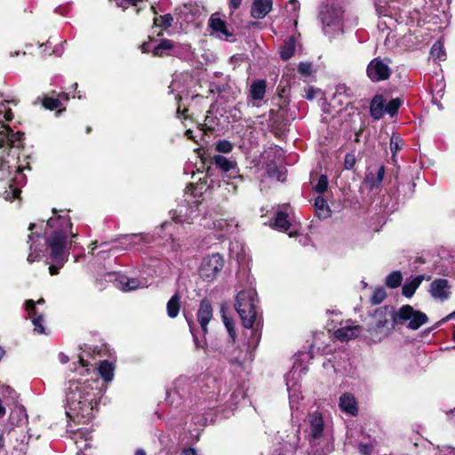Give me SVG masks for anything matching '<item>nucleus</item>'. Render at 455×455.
Wrapping results in <instances>:
<instances>
[{
	"label": "nucleus",
	"mask_w": 455,
	"mask_h": 455,
	"mask_svg": "<svg viewBox=\"0 0 455 455\" xmlns=\"http://www.w3.org/2000/svg\"><path fill=\"white\" fill-rule=\"evenodd\" d=\"M403 275L400 271H393L386 278V285L391 289L397 288L401 285Z\"/></svg>",
	"instance_id": "nucleus-34"
},
{
	"label": "nucleus",
	"mask_w": 455,
	"mask_h": 455,
	"mask_svg": "<svg viewBox=\"0 0 455 455\" xmlns=\"http://www.w3.org/2000/svg\"><path fill=\"white\" fill-rule=\"evenodd\" d=\"M140 47L143 52L152 51L154 56L162 57L169 54V52L174 48V44L171 40L163 39L154 47L151 46L150 42H145Z\"/></svg>",
	"instance_id": "nucleus-14"
},
{
	"label": "nucleus",
	"mask_w": 455,
	"mask_h": 455,
	"mask_svg": "<svg viewBox=\"0 0 455 455\" xmlns=\"http://www.w3.org/2000/svg\"><path fill=\"white\" fill-rule=\"evenodd\" d=\"M4 117L6 121H11L13 118V114L11 109L5 110Z\"/></svg>",
	"instance_id": "nucleus-58"
},
{
	"label": "nucleus",
	"mask_w": 455,
	"mask_h": 455,
	"mask_svg": "<svg viewBox=\"0 0 455 455\" xmlns=\"http://www.w3.org/2000/svg\"><path fill=\"white\" fill-rule=\"evenodd\" d=\"M299 432V427H297L296 429H294V431L292 432V434L291 435H287V440L285 441V443L287 445L286 450L288 451L292 452L298 449L299 443L300 441Z\"/></svg>",
	"instance_id": "nucleus-33"
},
{
	"label": "nucleus",
	"mask_w": 455,
	"mask_h": 455,
	"mask_svg": "<svg viewBox=\"0 0 455 455\" xmlns=\"http://www.w3.org/2000/svg\"><path fill=\"white\" fill-rule=\"evenodd\" d=\"M355 163V156L352 154H347L345 157V168L350 170L354 167Z\"/></svg>",
	"instance_id": "nucleus-50"
},
{
	"label": "nucleus",
	"mask_w": 455,
	"mask_h": 455,
	"mask_svg": "<svg viewBox=\"0 0 455 455\" xmlns=\"http://www.w3.org/2000/svg\"><path fill=\"white\" fill-rule=\"evenodd\" d=\"M430 54L433 58L443 60L445 56L443 46L441 42H435L431 47Z\"/></svg>",
	"instance_id": "nucleus-40"
},
{
	"label": "nucleus",
	"mask_w": 455,
	"mask_h": 455,
	"mask_svg": "<svg viewBox=\"0 0 455 455\" xmlns=\"http://www.w3.org/2000/svg\"><path fill=\"white\" fill-rule=\"evenodd\" d=\"M224 266V259L219 253H213L204 257L199 267L200 276L211 282L216 278Z\"/></svg>",
	"instance_id": "nucleus-8"
},
{
	"label": "nucleus",
	"mask_w": 455,
	"mask_h": 455,
	"mask_svg": "<svg viewBox=\"0 0 455 455\" xmlns=\"http://www.w3.org/2000/svg\"><path fill=\"white\" fill-rule=\"evenodd\" d=\"M116 282L117 286L124 291H132L145 286V283H142L139 279L125 275L119 276Z\"/></svg>",
	"instance_id": "nucleus-21"
},
{
	"label": "nucleus",
	"mask_w": 455,
	"mask_h": 455,
	"mask_svg": "<svg viewBox=\"0 0 455 455\" xmlns=\"http://www.w3.org/2000/svg\"><path fill=\"white\" fill-rule=\"evenodd\" d=\"M395 312L391 307H380L371 315L368 323V332L370 339L374 342L380 341L387 337L393 330L395 324Z\"/></svg>",
	"instance_id": "nucleus-5"
},
{
	"label": "nucleus",
	"mask_w": 455,
	"mask_h": 455,
	"mask_svg": "<svg viewBox=\"0 0 455 455\" xmlns=\"http://www.w3.org/2000/svg\"><path fill=\"white\" fill-rule=\"evenodd\" d=\"M327 187H328V180H327V177L324 176V175H322L315 187V191H317L318 193H323L326 189H327Z\"/></svg>",
	"instance_id": "nucleus-47"
},
{
	"label": "nucleus",
	"mask_w": 455,
	"mask_h": 455,
	"mask_svg": "<svg viewBox=\"0 0 455 455\" xmlns=\"http://www.w3.org/2000/svg\"><path fill=\"white\" fill-rule=\"evenodd\" d=\"M233 149V144L228 140H222L216 143V150L220 153H230Z\"/></svg>",
	"instance_id": "nucleus-43"
},
{
	"label": "nucleus",
	"mask_w": 455,
	"mask_h": 455,
	"mask_svg": "<svg viewBox=\"0 0 455 455\" xmlns=\"http://www.w3.org/2000/svg\"><path fill=\"white\" fill-rule=\"evenodd\" d=\"M427 315L421 311L414 309L410 305L401 307L395 312V322L397 324H404L409 329L418 330L427 322Z\"/></svg>",
	"instance_id": "nucleus-7"
},
{
	"label": "nucleus",
	"mask_w": 455,
	"mask_h": 455,
	"mask_svg": "<svg viewBox=\"0 0 455 455\" xmlns=\"http://www.w3.org/2000/svg\"><path fill=\"white\" fill-rule=\"evenodd\" d=\"M59 358H60V361L61 362V363H66L68 361V356L62 353H60L59 355Z\"/></svg>",
	"instance_id": "nucleus-59"
},
{
	"label": "nucleus",
	"mask_w": 455,
	"mask_h": 455,
	"mask_svg": "<svg viewBox=\"0 0 455 455\" xmlns=\"http://www.w3.org/2000/svg\"><path fill=\"white\" fill-rule=\"evenodd\" d=\"M294 373L290 372L287 374L285 380H286V386L287 390L289 392V397H290V407L291 411V418L294 419L295 417H298L297 413L299 411V401L302 399V395H300L299 388L296 387L295 382L291 381V379H293Z\"/></svg>",
	"instance_id": "nucleus-12"
},
{
	"label": "nucleus",
	"mask_w": 455,
	"mask_h": 455,
	"mask_svg": "<svg viewBox=\"0 0 455 455\" xmlns=\"http://www.w3.org/2000/svg\"><path fill=\"white\" fill-rule=\"evenodd\" d=\"M339 406L340 410L349 415L355 416L357 414L358 408L355 398L351 394H343L339 397Z\"/></svg>",
	"instance_id": "nucleus-19"
},
{
	"label": "nucleus",
	"mask_w": 455,
	"mask_h": 455,
	"mask_svg": "<svg viewBox=\"0 0 455 455\" xmlns=\"http://www.w3.org/2000/svg\"><path fill=\"white\" fill-rule=\"evenodd\" d=\"M451 290V286L448 280L437 278L431 283L429 291L435 299L444 301L450 298Z\"/></svg>",
	"instance_id": "nucleus-11"
},
{
	"label": "nucleus",
	"mask_w": 455,
	"mask_h": 455,
	"mask_svg": "<svg viewBox=\"0 0 455 455\" xmlns=\"http://www.w3.org/2000/svg\"><path fill=\"white\" fill-rule=\"evenodd\" d=\"M384 173H385L384 167L379 168L376 175H374L373 173H370L366 177V183H368L370 185L371 188H377L382 182L383 178H384Z\"/></svg>",
	"instance_id": "nucleus-37"
},
{
	"label": "nucleus",
	"mask_w": 455,
	"mask_h": 455,
	"mask_svg": "<svg viewBox=\"0 0 455 455\" xmlns=\"http://www.w3.org/2000/svg\"><path fill=\"white\" fill-rule=\"evenodd\" d=\"M210 87H211V92H218L220 94H224V93L228 92V91L232 90V88L228 83H224V84H219L215 82H212V83H211Z\"/></svg>",
	"instance_id": "nucleus-42"
},
{
	"label": "nucleus",
	"mask_w": 455,
	"mask_h": 455,
	"mask_svg": "<svg viewBox=\"0 0 455 455\" xmlns=\"http://www.w3.org/2000/svg\"><path fill=\"white\" fill-rule=\"evenodd\" d=\"M343 12L340 8L325 5L320 12L323 29L330 36L343 33Z\"/></svg>",
	"instance_id": "nucleus-6"
},
{
	"label": "nucleus",
	"mask_w": 455,
	"mask_h": 455,
	"mask_svg": "<svg viewBox=\"0 0 455 455\" xmlns=\"http://www.w3.org/2000/svg\"><path fill=\"white\" fill-rule=\"evenodd\" d=\"M20 193V189L19 187L10 184L8 188L5 189L3 193V197L7 201H12L15 198H18Z\"/></svg>",
	"instance_id": "nucleus-38"
},
{
	"label": "nucleus",
	"mask_w": 455,
	"mask_h": 455,
	"mask_svg": "<svg viewBox=\"0 0 455 455\" xmlns=\"http://www.w3.org/2000/svg\"><path fill=\"white\" fill-rule=\"evenodd\" d=\"M180 297L178 294L173 295L167 303V313L172 318L178 315L180 312Z\"/></svg>",
	"instance_id": "nucleus-32"
},
{
	"label": "nucleus",
	"mask_w": 455,
	"mask_h": 455,
	"mask_svg": "<svg viewBox=\"0 0 455 455\" xmlns=\"http://www.w3.org/2000/svg\"><path fill=\"white\" fill-rule=\"evenodd\" d=\"M209 25L213 31L218 33V36L228 37L229 36V33L228 32L226 28L225 21L222 20L220 18L217 17L216 15L212 16V18L210 19Z\"/></svg>",
	"instance_id": "nucleus-26"
},
{
	"label": "nucleus",
	"mask_w": 455,
	"mask_h": 455,
	"mask_svg": "<svg viewBox=\"0 0 455 455\" xmlns=\"http://www.w3.org/2000/svg\"><path fill=\"white\" fill-rule=\"evenodd\" d=\"M425 276L423 275H419L417 276H411L407 279L405 283L403 286V295L406 298H411L415 293L416 290L421 284Z\"/></svg>",
	"instance_id": "nucleus-22"
},
{
	"label": "nucleus",
	"mask_w": 455,
	"mask_h": 455,
	"mask_svg": "<svg viewBox=\"0 0 455 455\" xmlns=\"http://www.w3.org/2000/svg\"><path fill=\"white\" fill-rule=\"evenodd\" d=\"M87 366L80 355L78 366L75 368L73 375L69 376L65 388L67 416L74 421L84 423L94 417L104 393L97 374Z\"/></svg>",
	"instance_id": "nucleus-1"
},
{
	"label": "nucleus",
	"mask_w": 455,
	"mask_h": 455,
	"mask_svg": "<svg viewBox=\"0 0 455 455\" xmlns=\"http://www.w3.org/2000/svg\"><path fill=\"white\" fill-rule=\"evenodd\" d=\"M20 172L21 171L19 169L17 171V174H16V177H15V180H18L19 183H20L22 181V180H23V177H22Z\"/></svg>",
	"instance_id": "nucleus-60"
},
{
	"label": "nucleus",
	"mask_w": 455,
	"mask_h": 455,
	"mask_svg": "<svg viewBox=\"0 0 455 455\" xmlns=\"http://www.w3.org/2000/svg\"><path fill=\"white\" fill-rule=\"evenodd\" d=\"M182 455H198L195 449L188 448L183 451Z\"/></svg>",
	"instance_id": "nucleus-57"
},
{
	"label": "nucleus",
	"mask_w": 455,
	"mask_h": 455,
	"mask_svg": "<svg viewBox=\"0 0 455 455\" xmlns=\"http://www.w3.org/2000/svg\"><path fill=\"white\" fill-rule=\"evenodd\" d=\"M275 228L280 231L288 233L289 236L298 235V228L288 220L287 215L283 212H278L275 220Z\"/></svg>",
	"instance_id": "nucleus-16"
},
{
	"label": "nucleus",
	"mask_w": 455,
	"mask_h": 455,
	"mask_svg": "<svg viewBox=\"0 0 455 455\" xmlns=\"http://www.w3.org/2000/svg\"><path fill=\"white\" fill-rule=\"evenodd\" d=\"M114 370L115 368L112 363L102 361L98 367V373L96 371L94 372L97 376L100 375L105 382H109L113 379Z\"/></svg>",
	"instance_id": "nucleus-25"
},
{
	"label": "nucleus",
	"mask_w": 455,
	"mask_h": 455,
	"mask_svg": "<svg viewBox=\"0 0 455 455\" xmlns=\"http://www.w3.org/2000/svg\"><path fill=\"white\" fill-rule=\"evenodd\" d=\"M188 323L189 324V328H190V331L194 337V341H195V344L196 347H201L202 345L199 344V340H198V338L196 336V330H195V326H194V323H190L188 320Z\"/></svg>",
	"instance_id": "nucleus-53"
},
{
	"label": "nucleus",
	"mask_w": 455,
	"mask_h": 455,
	"mask_svg": "<svg viewBox=\"0 0 455 455\" xmlns=\"http://www.w3.org/2000/svg\"><path fill=\"white\" fill-rule=\"evenodd\" d=\"M22 135V132H13L8 126L3 125L0 131V148L4 146H17L13 138Z\"/></svg>",
	"instance_id": "nucleus-23"
},
{
	"label": "nucleus",
	"mask_w": 455,
	"mask_h": 455,
	"mask_svg": "<svg viewBox=\"0 0 455 455\" xmlns=\"http://www.w3.org/2000/svg\"><path fill=\"white\" fill-rule=\"evenodd\" d=\"M257 302V293L253 288L243 290L236 295L235 307L244 328L251 329L255 323L259 324L260 314Z\"/></svg>",
	"instance_id": "nucleus-4"
},
{
	"label": "nucleus",
	"mask_w": 455,
	"mask_h": 455,
	"mask_svg": "<svg viewBox=\"0 0 455 455\" xmlns=\"http://www.w3.org/2000/svg\"><path fill=\"white\" fill-rule=\"evenodd\" d=\"M181 212H182V210L180 209L179 215H177L176 212L173 213L172 219L175 222H184V221L188 222L189 220H191V221L194 220V217L192 216L193 211L190 212L189 215H185V216H183L181 214Z\"/></svg>",
	"instance_id": "nucleus-48"
},
{
	"label": "nucleus",
	"mask_w": 455,
	"mask_h": 455,
	"mask_svg": "<svg viewBox=\"0 0 455 455\" xmlns=\"http://www.w3.org/2000/svg\"><path fill=\"white\" fill-rule=\"evenodd\" d=\"M24 137V134L22 136H15L13 139L14 140L16 141V144L17 146L16 147H20V142L21 141V140L23 139Z\"/></svg>",
	"instance_id": "nucleus-61"
},
{
	"label": "nucleus",
	"mask_w": 455,
	"mask_h": 455,
	"mask_svg": "<svg viewBox=\"0 0 455 455\" xmlns=\"http://www.w3.org/2000/svg\"><path fill=\"white\" fill-rule=\"evenodd\" d=\"M386 296H387V293L383 288H381V287L377 288L373 291V294L371 298V301L374 305L380 304L385 299Z\"/></svg>",
	"instance_id": "nucleus-41"
},
{
	"label": "nucleus",
	"mask_w": 455,
	"mask_h": 455,
	"mask_svg": "<svg viewBox=\"0 0 455 455\" xmlns=\"http://www.w3.org/2000/svg\"><path fill=\"white\" fill-rule=\"evenodd\" d=\"M251 96L255 100H260L264 98L266 93V82L258 80L251 85Z\"/></svg>",
	"instance_id": "nucleus-28"
},
{
	"label": "nucleus",
	"mask_w": 455,
	"mask_h": 455,
	"mask_svg": "<svg viewBox=\"0 0 455 455\" xmlns=\"http://www.w3.org/2000/svg\"><path fill=\"white\" fill-rule=\"evenodd\" d=\"M214 228L226 233L232 232L234 228H237V224H234V220H217L213 222Z\"/></svg>",
	"instance_id": "nucleus-36"
},
{
	"label": "nucleus",
	"mask_w": 455,
	"mask_h": 455,
	"mask_svg": "<svg viewBox=\"0 0 455 455\" xmlns=\"http://www.w3.org/2000/svg\"><path fill=\"white\" fill-rule=\"evenodd\" d=\"M135 455H146V452L142 449H139L135 451Z\"/></svg>",
	"instance_id": "nucleus-62"
},
{
	"label": "nucleus",
	"mask_w": 455,
	"mask_h": 455,
	"mask_svg": "<svg viewBox=\"0 0 455 455\" xmlns=\"http://www.w3.org/2000/svg\"><path fill=\"white\" fill-rule=\"evenodd\" d=\"M223 322L224 324L228 331V334L233 341H235V323L232 319L227 317L226 315H223Z\"/></svg>",
	"instance_id": "nucleus-45"
},
{
	"label": "nucleus",
	"mask_w": 455,
	"mask_h": 455,
	"mask_svg": "<svg viewBox=\"0 0 455 455\" xmlns=\"http://www.w3.org/2000/svg\"><path fill=\"white\" fill-rule=\"evenodd\" d=\"M304 432L314 454L328 455L333 451V436L320 412L314 411L307 415Z\"/></svg>",
	"instance_id": "nucleus-3"
},
{
	"label": "nucleus",
	"mask_w": 455,
	"mask_h": 455,
	"mask_svg": "<svg viewBox=\"0 0 455 455\" xmlns=\"http://www.w3.org/2000/svg\"><path fill=\"white\" fill-rule=\"evenodd\" d=\"M390 74L388 63L379 58L373 59L367 67V76L373 82L386 80Z\"/></svg>",
	"instance_id": "nucleus-9"
},
{
	"label": "nucleus",
	"mask_w": 455,
	"mask_h": 455,
	"mask_svg": "<svg viewBox=\"0 0 455 455\" xmlns=\"http://www.w3.org/2000/svg\"><path fill=\"white\" fill-rule=\"evenodd\" d=\"M213 163L224 172L234 170L236 166V163L234 160L228 159L223 156H214Z\"/></svg>",
	"instance_id": "nucleus-29"
},
{
	"label": "nucleus",
	"mask_w": 455,
	"mask_h": 455,
	"mask_svg": "<svg viewBox=\"0 0 455 455\" xmlns=\"http://www.w3.org/2000/svg\"><path fill=\"white\" fill-rule=\"evenodd\" d=\"M390 147H391V150L396 151L399 149L398 138H396L395 140L394 139H391Z\"/></svg>",
	"instance_id": "nucleus-56"
},
{
	"label": "nucleus",
	"mask_w": 455,
	"mask_h": 455,
	"mask_svg": "<svg viewBox=\"0 0 455 455\" xmlns=\"http://www.w3.org/2000/svg\"><path fill=\"white\" fill-rule=\"evenodd\" d=\"M312 65L310 63H300L299 65V72L304 76L311 74Z\"/></svg>",
	"instance_id": "nucleus-49"
},
{
	"label": "nucleus",
	"mask_w": 455,
	"mask_h": 455,
	"mask_svg": "<svg viewBox=\"0 0 455 455\" xmlns=\"http://www.w3.org/2000/svg\"><path fill=\"white\" fill-rule=\"evenodd\" d=\"M272 0H254L251 14L254 19H263L272 10Z\"/></svg>",
	"instance_id": "nucleus-18"
},
{
	"label": "nucleus",
	"mask_w": 455,
	"mask_h": 455,
	"mask_svg": "<svg viewBox=\"0 0 455 455\" xmlns=\"http://www.w3.org/2000/svg\"><path fill=\"white\" fill-rule=\"evenodd\" d=\"M441 455H455V449L451 447H446L442 450Z\"/></svg>",
	"instance_id": "nucleus-55"
},
{
	"label": "nucleus",
	"mask_w": 455,
	"mask_h": 455,
	"mask_svg": "<svg viewBox=\"0 0 455 455\" xmlns=\"http://www.w3.org/2000/svg\"><path fill=\"white\" fill-rule=\"evenodd\" d=\"M400 104L401 102L399 99L390 100L387 105H385V112L388 113L390 116H394L397 112Z\"/></svg>",
	"instance_id": "nucleus-44"
},
{
	"label": "nucleus",
	"mask_w": 455,
	"mask_h": 455,
	"mask_svg": "<svg viewBox=\"0 0 455 455\" xmlns=\"http://www.w3.org/2000/svg\"><path fill=\"white\" fill-rule=\"evenodd\" d=\"M188 383V379L186 378H180L174 382L173 390L172 392H168V399L171 400L172 393L177 394L178 395H181L180 393V388L181 386H184Z\"/></svg>",
	"instance_id": "nucleus-46"
},
{
	"label": "nucleus",
	"mask_w": 455,
	"mask_h": 455,
	"mask_svg": "<svg viewBox=\"0 0 455 455\" xmlns=\"http://www.w3.org/2000/svg\"><path fill=\"white\" fill-rule=\"evenodd\" d=\"M242 0H228L229 8L235 11L240 7Z\"/></svg>",
	"instance_id": "nucleus-54"
},
{
	"label": "nucleus",
	"mask_w": 455,
	"mask_h": 455,
	"mask_svg": "<svg viewBox=\"0 0 455 455\" xmlns=\"http://www.w3.org/2000/svg\"><path fill=\"white\" fill-rule=\"evenodd\" d=\"M44 303V299H40L36 302L32 299H28L25 302V308L28 312V317L31 319L32 324L34 325V331L39 334L45 333L44 326V314L38 311V309L36 307V305H41Z\"/></svg>",
	"instance_id": "nucleus-10"
},
{
	"label": "nucleus",
	"mask_w": 455,
	"mask_h": 455,
	"mask_svg": "<svg viewBox=\"0 0 455 455\" xmlns=\"http://www.w3.org/2000/svg\"><path fill=\"white\" fill-rule=\"evenodd\" d=\"M96 243H97L96 242L92 243V244H91L92 245V252L96 249V247H97Z\"/></svg>",
	"instance_id": "nucleus-64"
},
{
	"label": "nucleus",
	"mask_w": 455,
	"mask_h": 455,
	"mask_svg": "<svg viewBox=\"0 0 455 455\" xmlns=\"http://www.w3.org/2000/svg\"><path fill=\"white\" fill-rule=\"evenodd\" d=\"M173 18L171 14H165L154 19L155 26L167 28L171 27Z\"/></svg>",
	"instance_id": "nucleus-39"
},
{
	"label": "nucleus",
	"mask_w": 455,
	"mask_h": 455,
	"mask_svg": "<svg viewBox=\"0 0 455 455\" xmlns=\"http://www.w3.org/2000/svg\"><path fill=\"white\" fill-rule=\"evenodd\" d=\"M73 439L78 449L77 455H80L84 450L91 447L92 435L88 429L79 430L74 434Z\"/></svg>",
	"instance_id": "nucleus-20"
},
{
	"label": "nucleus",
	"mask_w": 455,
	"mask_h": 455,
	"mask_svg": "<svg viewBox=\"0 0 455 455\" xmlns=\"http://www.w3.org/2000/svg\"><path fill=\"white\" fill-rule=\"evenodd\" d=\"M295 45L296 43L293 37H290L287 41H285L280 52L283 60H288L293 55L295 51Z\"/></svg>",
	"instance_id": "nucleus-35"
},
{
	"label": "nucleus",
	"mask_w": 455,
	"mask_h": 455,
	"mask_svg": "<svg viewBox=\"0 0 455 455\" xmlns=\"http://www.w3.org/2000/svg\"><path fill=\"white\" fill-rule=\"evenodd\" d=\"M151 238L148 235L142 234H132L124 237L122 244L125 245V249L140 250L146 243H149Z\"/></svg>",
	"instance_id": "nucleus-15"
},
{
	"label": "nucleus",
	"mask_w": 455,
	"mask_h": 455,
	"mask_svg": "<svg viewBox=\"0 0 455 455\" xmlns=\"http://www.w3.org/2000/svg\"><path fill=\"white\" fill-rule=\"evenodd\" d=\"M143 0H122V3L119 4V6L125 9L128 5H136L137 3L142 2Z\"/></svg>",
	"instance_id": "nucleus-52"
},
{
	"label": "nucleus",
	"mask_w": 455,
	"mask_h": 455,
	"mask_svg": "<svg viewBox=\"0 0 455 455\" xmlns=\"http://www.w3.org/2000/svg\"><path fill=\"white\" fill-rule=\"evenodd\" d=\"M260 339V332L259 331V330L256 328V329H253L251 330V346H257L259 344V341Z\"/></svg>",
	"instance_id": "nucleus-51"
},
{
	"label": "nucleus",
	"mask_w": 455,
	"mask_h": 455,
	"mask_svg": "<svg viewBox=\"0 0 455 455\" xmlns=\"http://www.w3.org/2000/svg\"><path fill=\"white\" fill-rule=\"evenodd\" d=\"M385 114V100L382 96H375L371 102V115L374 119H380Z\"/></svg>",
	"instance_id": "nucleus-24"
},
{
	"label": "nucleus",
	"mask_w": 455,
	"mask_h": 455,
	"mask_svg": "<svg viewBox=\"0 0 455 455\" xmlns=\"http://www.w3.org/2000/svg\"><path fill=\"white\" fill-rule=\"evenodd\" d=\"M69 94L66 92H62L59 95V98H52V97H45L43 105L45 108H48L50 110H53L55 108H58L61 106V100H68Z\"/></svg>",
	"instance_id": "nucleus-30"
},
{
	"label": "nucleus",
	"mask_w": 455,
	"mask_h": 455,
	"mask_svg": "<svg viewBox=\"0 0 455 455\" xmlns=\"http://www.w3.org/2000/svg\"><path fill=\"white\" fill-rule=\"evenodd\" d=\"M314 206L319 218H328L330 210L326 201L322 196H317L315 200Z\"/></svg>",
	"instance_id": "nucleus-31"
},
{
	"label": "nucleus",
	"mask_w": 455,
	"mask_h": 455,
	"mask_svg": "<svg viewBox=\"0 0 455 455\" xmlns=\"http://www.w3.org/2000/svg\"><path fill=\"white\" fill-rule=\"evenodd\" d=\"M72 224L67 212L60 211V213L53 209V216L46 223L44 235L47 237L46 242L50 250V259L52 264L49 267V272L52 275H57L59 269L64 266L68 259L69 243L68 242V235L76 237V234L70 233Z\"/></svg>",
	"instance_id": "nucleus-2"
},
{
	"label": "nucleus",
	"mask_w": 455,
	"mask_h": 455,
	"mask_svg": "<svg viewBox=\"0 0 455 455\" xmlns=\"http://www.w3.org/2000/svg\"><path fill=\"white\" fill-rule=\"evenodd\" d=\"M361 331L362 327L360 325H355L347 321L335 331L334 335L336 339L343 342L358 337Z\"/></svg>",
	"instance_id": "nucleus-13"
},
{
	"label": "nucleus",
	"mask_w": 455,
	"mask_h": 455,
	"mask_svg": "<svg viewBox=\"0 0 455 455\" xmlns=\"http://www.w3.org/2000/svg\"><path fill=\"white\" fill-rule=\"evenodd\" d=\"M36 236L39 237V235L36 234V233H32L31 235H28V240H29V242H31L30 246H29L30 252L28 256V261L29 263H33L41 259L42 250L37 248L36 242L34 240Z\"/></svg>",
	"instance_id": "nucleus-27"
},
{
	"label": "nucleus",
	"mask_w": 455,
	"mask_h": 455,
	"mask_svg": "<svg viewBox=\"0 0 455 455\" xmlns=\"http://www.w3.org/2000/svg\"><path fill=\"white\" fill-rule=\"evenodd\" d=\"M212 317V308L209 301L203 300L197 312V319L204 334L207 331V325Z\"/></svg>",
	"instance_id": "nucleus-17"
},
{
	"label": "nucleus",
	"mask_w": 455,
	"mask_h": 455,
	"mask_svg": "<svg viewBox=\"0 0 455 455\" xmlns=\"http://www.w3.org/2000/svg\"><path fill=\"white\" fill-rule=\"evenodd\" d=\"M186 136L189 139H193V136H192V131L191 130H187L186 132H185Z\"/></svg>",
	"instance_id": "nucleus-63"
}]
</instances>
